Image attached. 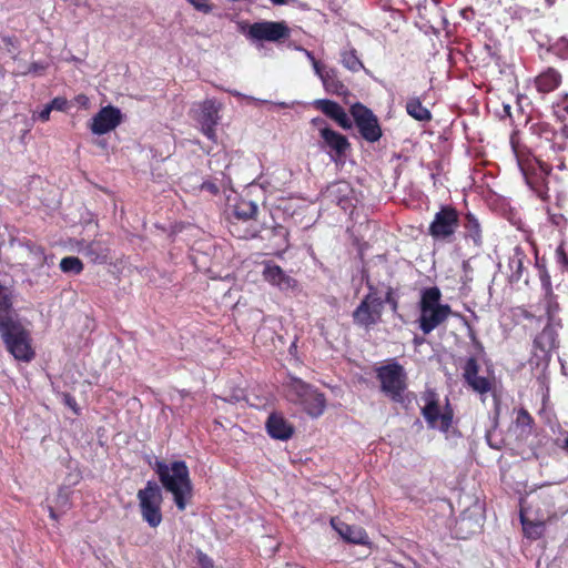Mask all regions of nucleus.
<instances>
[{
    "instance_id": "1",
    "label": "nucleus",
    "mask_w": 568,
    "mask_h": 568,
    "mask_svg": "<svg viewBox=\"0 0 568 568\" xmlns=\"http://www.w3.org/2000/svg\"><path fill=\"white\" fill-rule=\"evenodd\" d=\"M163 488L171 493L179 510H184L193 495L190 470L184 460H175L170 465L156 460L153 466Z\"/></svg>"
},
{
    "instance_id": "2",
    "label": "nucleus",
    "mask_w": 568,
    "mask_h": 568,
    "mask_svg": "<svg viewBox=\"0 0 568 568\" xmlns=\"http://www.w3.org/2000/svg\"><path fill=\"white\" fill-rule=\"evenodd\" d=\"M510 144L527 184L539 197L544 199L548 194V176L552 170L551 165L535 156L515 135L510 138Z\"/></svg>"
},
{
    "instance_id": "3",
    "label": "nucleus",
    "mask_w": 568,
    "mask_h": 568,
    "mask_svg": "<svg viewBox=\"0 0 568 568\" xmlns=\"http://www.w3.org/2000/svg\"><path fill=\"white\" fill-rule=\"evenodd\" d=\"M418 310V327L425 335L443 325L453 313L449 304L442 303V292L437 286L425 287L420 291Z\"/></svg>"
},
{
    "instance_id": "4",
    "label": "nucleus",
    "mask_w": 568,
    "mask_h": 568,
    "mask_svg": "<svg viewBox=\"0 0 568 568\" xmlns=\"http://www.w3.org/2000/svg\"><path fill=\"white\" fill-rule=\"evenodd\" d=\"M0 336L7 351L21 362H31L36 353L29 331L11 315H0Z\"/></svg>"
},
{
    "instance_id": "5",
    "label": "nucleus",
    "mask_w": 568,
    "mask_h": 568,
    "mask_svg": "<svg viewBox=\"0 0 568 568\" xmlns=\"http://www.w3.org/2000/svg\"><path fill=\"white\" fill-rule=\"evenodd\" d=\"M556 516L555 503L549 496H537L529 504L520 506V523L526 537L538 539L542 536L545 525Z\"/></svg>"
},
{
    "instance_id": "6",
    "label": "nucleus",
    "mask_w": 568,
    "mask_h": 568,
    "mask_svg": "<svg viewBox=\"0 0 568 568\" xmlns=\"http://www.w3.org/2000/svg\"><path fill=\"white\" fill-rule=\"evenodd\" d=\"M257 205L248 200L240 199L234 205L230 217V232L237 239H254L263 231L256 223Z\"/></svg>"
},
{
    "instance_id": "7",
    "label": "nucleus",
    "mask_w": 568,
    "mask_h": 568,
    "mask_svg": "<svg viewBox=\"0 0 568 568\" xmlns=\"http://www.w3.org/2000/svg\"><path fill=\"white\" fill-rule=\"evenodd\" d=\"M376 378L379 382L381 392L394 403L404 402V393L408 386L407 373L403 365L396 359L375 369Z\"/></svg>"
},
{
    "instance_id": "8",
    "label": "nucleus",
    "mask_w": 568,
    "mask_h": 568,
    "mask_svg": "<svg viewBox=\"0 0 568 568\" xmlns=\"http://www.w3.org/2000/svg\"><path fill=\"white\" fill-rule=\"evenodd\" d=\"M288 399L301 406L302 409L311 417H320L326 408V397L311 384L300 378L292 379L288 385Z\"/></svg>"
},
{
    "instance_id": "9",
    "label": "nucleus",
    "mask_w": 568,
    "mask_h": 568,
    "mask_svg": "<svg viewBox=\"0 0 568 568\" xmlns=\"http://www.w3.org/2000/svg\"><path fill=\"white\" fill-rule=\"evenodd\" d=\"M366 286L368 292L353 311L352 317L355 325L369 329L382 322L384 302L372 282L367 281Z\"/></svg>"
},
{
    "instance_id": "10",
    "label": "nucleus",
    "mask_w": 568,
    "mask_h": 568,
    "mask_svg": "<svg viewBox=\"0 0 568 568\" xmlns=\"http://www.w3.org/2000/svg\"><path fill=\"white\" fill-rule=\"evenodd\" d=\"M460 213L450 205H442L435 213L433 221L428 226V235L434 241L452 243L456 239V232L460 227Z\"/></svg>"
},
{
    "instance_id": "11",
    "label": "nucleus",
    "mask_w": 568,
    "mask_h": 568,
    "mask_svg": "<svg viewBox=\"0 0 568 568\" xmlns=\"http://www.w3.org/2000/svg\"><path fill=\"white\" fill-rule=\"evenodd\" d=\"M140 513L145 523L156 528L163 520L161 505L163 501L162 490L155 481H148L143 489L138 491Z\"/></svg>"
},
{
    "instance_id": "12",
    "label": "nucleus",
    "mask_w": 568,
    "mask_h": 568,
    "mask_svg": "<svg viewBox=\"0 0 568 568\" xmlns=\"http://www.w3.org/2000/svg\"><path fill=\"white\" fill-rule=\"evenodd\" d=\"M423 399L425 405L422 407V415L429 428H437L447 433L453 424L454 410L447 402L443 412H440L438 396L435 390H427Z\"/></svg>"
},
{
    "instance_id": "13",
    "label": "nucleus",
    "mask_w": 568,
    "mask_h": 568,
    "mask_svg": "<svg viewBox=\"0 0 568 568\" xmlns=\"http://www.w3.org/2000/svg\"><path fill=\"white\" fill-rule=\"evenodd\" d=\"M11 246L19 253V265L27 272H34L42 268L47 263L45 250L30 239H13Z\"/></svg>"
},
{
    "instance_id": "14",
    "label": "nucleus",
    "mask_w": 568,
    "mask_h": 568,
    "mask_svg": "<svg viewBox=\"0 0 568 568\" xmlns=\"http://www.w3.org/2000/svg\"><path fill=\"white\" fill-rule=\"evenodd\" d=\"M351 114L361 136L369 142L375 143L381 140L383 135L377 116L373 111L362 103H355L351 108Z\"/></svg>"
},
{
    "instance_id": "15",
    "label": "nucleus",
    "mask_w": 568,
    "mask_h": 568,
    "mask_svg": "<svg viewBox=\"0 0 568 568\" xmlns=\"http://www.w3.org/2000/svg\"><path fill=\"white\" fill-rule=\"evenodd\" d=\"M529 132L536 149L561 151L565 131L558 133L549 123L539 121L530 124Z\"/></svg>"
},
{
    "instance_id": "16",
    "label": "nucleus",
    "mask_w": 568,
    "mask_h": 568,
    "mask_svg": "<svg viewBox=\"0 0 568 568\" xmlns=\"http://www.w3.org/2000/svg\"><path fill=\"white\" fill-rule=\"evenodd\" d=\"M246 36L252 40L278 42L290 37V28L284 21L254 22L248 27Z\"/></svg>"
},
{
    "instance_id": "17",
    "label": "nucleus",
    "mask_w": 568,
    "mask_h": 568,
    "mask_svg": "<svg viewBox=\"0 0 568 568\" xmlns=\"http://www.w3.org/2000/svg\"><path fill=\"white\" fill-rule=\"evenodd\" d=\"M480 366L476 357L466 359L463 366V378L465 384L481 397L494 389V378L479 375Z\"/></svg>"
},
{
    "instance_id": "18",
    "label": "nucleus",
    "mask_w": 568,
    "mask_h": 568,
    "mask_svg": "<svg viewBox=\"0 0 568 568\" xmlns=\"http://www.w3.org/2000/svg\"><path fill=\"white\" fill-rule=\"evenodd\" d=\"M122 122L120 109L113 105H106L99 110L92 118L90 130L93 134L102 135L114 130Z\"/></svg>"
},
{
    "instance_id": "19",
    "label": "nucleus",
    "mask_w": 568,
    "mask_h": 568,
    "mask_svg": "<svg viewBox=\"0 0 568 568\" xmlns=\"http://www.w3.org/2000/svg\"><path fill=\"white\" fill-rule=\"evenodd\" d=\"M320 135L323 140V148L329 150V155L335 161L344 159L351 150L348 139L328 126L321 128Z\"/></svg>"
},
{
    "instance_id": "20",
    "label": "nucleus",
    "mask_w": 568,
    "mask_h": 568,
    "mask_svg": "<svg viewBox=\"0 0 568 568\" xmlns=\"http://www.w3.org/2000/svg\"><path fill=\"white\" fill-rule=\"evenodd\" d=\"M262 275L264 281L282 291L294 288L297 285L295 278L287 275L281 266L271 261L264 262Z\"/></svg>"
},
{
    "instance_id": "21",
    "label": "nucleus",
    "mask_w": 568,
    "mask_h": 568,
    "mask_svg": "<svg viewBox=\"0 0 568 568\" xmlns=\"http://www.w3.org/2000/svg\"><path fill=\"white\" fill-rule=\"evenodd\" d=\"M265 428L268 436L277 440H288L294 435V426L282 413L273 412L268 415Z\"/></svg>"
},
{
    "instance_id": "22",
    "label": "nucleus",
    "mask_w": 568,
    "mask_h": 568,
    "mask_svg": "<svg viewBox=\"0 0 568 568\" xmlns=\"http://www.w3.org/2000/svg\"><path fill=\"white\" fill-rule=\"evenodd\" d=\"M78 251L94 264H104L110 256V248L102 240L81 241Z\"/></svg>"
},
{
    "instance_id": "23",
    "label": "nucleus",
    "mask_w": 568,
    "mask_h": 568,
    "mask_svg": "<svg viewBox=\"0 0 568 568\" xmlns=\"http://www.w3.org/2000/svg\"><path fill=\"white\" fill-rule=\"evenodd\" d=\"M460 226L463 227V239L466 242L470 241L474 246L480 247L484 243V236L483 226L478 217L474 213L467 212L460 214Z\"/></svg>"
},
{
    "instance_id": "24",
    "label": "nucleus",
    "mask_w": 568,
    "mask_h": 568,
    "mask_svg": "<svg viewBox=\"0 0 568 568\" xmlns=\"http://www.w3.org/2000/svg\"><path fill=\"white\" fill-rule=\"evenodd\" d=\"M561 83V74L555 68H547L535 78V87L539 93L555 91Z\"/></svg>"
},
{
    "instance_id": "25",
    "label": "nucleus",
    "mask_w": 568,
    "mask_h": 568,
    "mask_svg": "<svg viewBox=\"0 0 568 568\" xmlns=\"http://www.w3.org/2000/svg\"><path fill=\"white\" fill-rule=\"evenodd\" d=\"M558 346V333L550 324H547L534 339V347L544 354H549Z\"/></svg>"
},
{
    "instance_id": "26",
    "label": "nucleus",
    "mask_w": 568,
    "mask_h": 568,
    "mask_svg": "<svg viewBox=\"0 0 568 568\" xmlns=\"http://www.w3.org/2000/svg\"><path fill=\"white\" fill-rule=\"evenodd\" d=\"M327 196L332 199L333 202H336L343 210H347L352 203L349 194L352 193V189L346 182H336L327 187Z\"/></svg>"
},
{
    "instance_id": "27",
    "label": "nucleus",
    "mask_w": 568,
    "mask_h": 568,
    "mask_svg": "<svg viewBox=\"0 0 568 568\" xmlns=\"http://www.w3.org/2000/svg\"><path fill=\"white\" fill-rule=\"evenodd\" d=\"M321 80L324 89L329 94L341 97L348 93L347 87L339 80L338 72L334 68L327 69L323 74H321Z\"/></svg>"
},
{
    "instance_id": "28",
    "label": "nucleus",
    "mask_w": 568,
    "mask_h": 568,
    "mask_svg": "<svg viewBox=\"0 0 568 568\" xmlns=\"http://www.w3.org/2000/svg\"><path fill=\"white\" fill-rule=\"evenodd\" d=\"M527 258L524 250L520 246H516L514 248L513 255L509 257L508 266L510 270V281L518 282L520 281L525 266L524 263Z\"/></svg>"
},
{
    "instance_id": "29",
    "label": "nucleus",
    "mask_w": 568,
    "mask_h": 568,
    "mask_svg": "<svg viewBox=\"0 0 568 568\" xmlns=\"http://www.w3.org/2000/svg\"><path fill=\"white\" fill-rule=\"evenodd\" d=\"M406 112L413 119L420 122H429L432 120V112L422 104V101L417 97H412L406 102Z\"/></svg>"
},
{
    "instance_id": "30",
    "label": "nucleus",
    "mask_w": 568,
    "mask_h": 568,
    "mask_svg": "<svg viewBox=\"0 0 568 568\" xmlns=\"http://www.w3.org/2000/svg\"><path fill=\"white\" fill-rule=\"evenodd\" d=\"M338 532L344 540H346L351 544H355V545L368 544V535L361 527L344 524L343 527L338 530Z\"/></svg>"
},
{
    "instance_id": "31",
    "label": "nucleus",
    "mask_w": 568,
    "mask_h": 568,
    "mask_svg": "<svg viewBox=\"0 0 568 568\" xmlns=\"http://www.w3.org/2000/svg\"><path fill=\"white\" fill-rule=\"evenodd\" d=\"M341 63L344 68L354 73L364 69V63L359 59L357 50L353 47L341 52Z\"/></svg>"
},
{
    "instance_id": "32",
    "label": "nucleus",
    "mask_w": 568,
    "mask_h": 568,
    "mask_svg": "<svg viewBox=\"0 0 568 568\" xmlns=\"http://www.w3.org/2000/svg\"><path fill=\"white\" fill-rule=\"evenodd\" d=\"M314 106L332 120H334L342 110H344L337 102L327 99L316 100L314 102Z\"/></svg>"
},
{
    "instance_id": "33",
    "label": "nucleus",
    "mask_w": 568,
    "mask_h": 568,
    "mask_svg": "<svg viewBox=\"0 0 568 568\" xmlns=\"http://www.w3.org/2000/svg\"><path fill=\"white\" fill-rule=\"evenodd\" d=\"M60 268L63 273L80 274L84 266L79 257L65 256L60 261Z\"/></svg>"
},
{
    "instance_id": "34",
    "label": "nucleus",
    "mask_w": 568,
    "mask_h": 568,
    "mask_svg": "<svg viewBox=\"0 0 568 568\" xmlns=\"http://www.w3.org/2000/svg\"><path fill=\"white\" fill-rule=\"evenodd\" d=\"M12 308V294L9 287L0 283V315H9Z\"/></svg>"
},
{
    "instance_id": "35",
    "label": "nucleus",
    "mask_w": 568,
    "mask_h": 568,
    "mask_svg": "<svg viewBox=\"0 0 568 568\" xmlns=\"http://www.w3.org/2000/svg\"><path fill=\"white\" fill-rule=\"evenodd\" d=\"M536 265L539 270V280H540L542 291L546 296H550L552 298V284H551L550 274L547 271L545 265L539 264L538 262Z\"/></svg>"
},
{
    "instance_id": "36",
    "label": "nucleus",
    "mask_w": 568,
    "mask_h": 568,
    "mask_svg": "<svg viewBox=\"0 0 568 568\" xmlns=\"http://www.w3.org/2000/svg\"><path fill=\"white\" fill-rule=\"evenodd\" d=\"M549 52H552L561 59H568V39L560 38L548 48Z\"/></svg>"
},
{
    "instance_id": "37",
    "label": "nucleus",
    "mask_w": 568,
    "mask_h": 568,
    "mask_svg": "<svg viewBox=\"0 0 568 568\" xmlns=\"http://www.w3.org/2000/svg\"><path fill=\"white\" fill-rule=\"evenodd\" d=\"M515 422L518 427H523V428L524 427L531 428L535 423L530 413L524 407H521L517 410V416H516Z\"/></svg>"
},
{
    "instance_id": "38",
    "label": "nucleus",
    "mask_w": 568,
    "mask_h": 568,
    "mask_svg": "<svg viewBox=\"0 0 568 568\" xmlns=\"http://www.w3.org/2000/svg\"><path fill=\"white\" fill-rule=\"evenodd\" d=\"M384 305L388 304L393 313H397L399 308L398 296L392 286H387L385 292V298L383 300Z\"/></svg>"
},
{
    "instance_id": "39",
    "label": "nucleus",
    "mask_w": 568,
    "mask_h": 568,
    "mask_svg": "<svg viewBox=\"0 0 568 568\" xmlns=\"http://www.w3.org/2000/svg\"><path fill=\"white\" fill-rule=\"evenodd\" d=\"M189 4H191L196 11L202 12L204 14H209L213 11V3L211 0H185Z\"/></svg>"
},
{
    "instance_id": "40",
    "label": "nucleus",
    "mask_w": 568,
    "mask_h": 568,
    "mask_svg": "<svg viewBox=\"0 0 568 568\" xmlns=\"http://www.w3.org/2000/svg\"><path fill=\"white\" fill-rule=\"evenodd\" d=\"M561 156H560V164L558 165L559 169L567 168L568 164V125L565 129V139L562 141L561 146Z\"/></svg>"
},
{
    "instance_id": "41",
    "label": "nucleus",
    "mask_w": 568,
    "mask_h": 568,
    "mask_svg": "<svg viewBox=\"0 0 568 568\" xmlns=\"http://www.w3.org/2000/svg\"><path fill=\"white\" fill-rule=\"evenodd\" d=\"M200 191L201 192H207L209 194L215 196V195H217L220 193V187L215 183V181L206 180V181L201 183Z\"/></svg>"
},
{
    "instance_id": "42",
    "label": "nucleus",
    "mask_w": 568,
    "mask_h": 568,
    "mask_svg": "<svg viewBox=\"0 0 568 568\" xmlns=\"http://www.w3.org/2000/svg\"><path fill=\"white\" fill-rule=\"evenodd\" d=\"M557 296L552 293V298L550 296H546L545 295V300H546V312H547V315H548V318L551 320L552 316H554V313L558 311L559 308V305L556 301Z\"/></svg>"
},
{
    "instance_id": "43",
    "label": "nucleus",
    "mask_w": 568,
    "mask_h": 568,
    "mask_svg": "<svg viewBox=\"0 0 568 568\" xmlns=\"http://www.w3.org/2000/svg\"><path fill=\"white\" fill-rule=\"evenodd\" d=\"M196 558H197V565L200 568H214V562H213L212 558L209 557L203 551L199 550L196 552Z\"/></svg>"
},
{
    "instance_id": "44",
    "label": "nucleus",
    "mask_w": 568,
    "mask_h": 568,
    "mask_svg": "<svg viewBox=\"0 0 568 568\" xmlns=\"http://www.w3.org/2000/svg\"><path fill=\"white\" fill-rule=\"evenodd\" d=\"M556 258H557V263L561 266L562 271H567L568 270V256L561 245L558 246L556 250Z\"/></svg>"
},
{
    "instance_id": "45",
    "label": "nucleus",
    "mask_w": 568,
    "mask_h": 568,
    "mask_svg": "<svg viewBox=\"0 0 568 568\" xmlns=\"http://www.w3.org/2000/svg\"><path fill=\"white\" fill-rule=\"evenodd\" d=\"M334 121L344 130H348L352 128V122L347 116L345 110H342V112L334 119Z\"/></svg>"
},
{
    "instance_id": "46",
    "label": "nucleus",
    "mask_w": 568,
    "mask_h": 568,
    "mask_svg": "<svg viewBox=\"0 0 568 568\" xmlns=\"http://www.w3.org/2000/svg\"><path fill=\"white\" fill-rule=\"evenodd\" d=\"M215 126H216V124H214L213 121H211L210 123H202L203 134L212 141H215V138H216Z\"/></svg>"
},
{
    "instance_id": "47",
    "label": "nucleus",
    "mask_w": 568,
    "mask_h": 568,
    "mask_svg": "<svg viewBox=\"0 0 568 568\" xmlns=\"http://www.w3.org/2000/svg\"><path fill=\"white\" fill-rule=\"evenodd\" d=\"M51 110H58V111H64L67 105H68V101L65 98H54L50 103H49Z\"/></svg>"
},
{
    "instance_id": "48",
    "label": "nucleus",
    "mask_w": 568,
    "mask_h": 568,
    "mask_svg": "<svg viewBox=\"0 0 568 568\" xmlns=\"http://www.w3.org/2000/svg\"><path fill=\"white\" fill-rule=\"evenodd\" d=\"M211 121H213L214 124H217V111L213 110L212 106L210 109H205L203 111V121H202V123H210Z\"/></svg>"
},
{
    "instance_id": "49",
    "label": "nucleus",
    "mask_w": 568,
    "mask_h": 568,
    "mask_svg": "<svg viewBox=\"0 0 568 568\" xmlns=\"http://www.w3.org/2000/svg\"><path fill=\"white\" fill-rule=\"evenodd\" d=\"M519 312H520V316H523L524 318L526 320H529V321H537L538 323L540 322V317H536L532 313H530L529 311H527L526 308H519Z\"/></svg>"
},
{
    "instance_id": "50",
    "label": "nucleus",
    "mask_w": 568,
    "mask_h": 568,
    "mask_svg": "<svg viewBox=\"0 0 568 568\" xmlns=\"http://www.w3.org/2000/svg\"><path fill=\"white\" fill-rule=\"evenodd\" d=\"M51 111L52 110H51L50 105L49 104L45 105V108L39 113V119L42 122L49 121Z\"/></svg>"
},
{
    "instance_id": "51",
    "label": "nucleus",
    "mask_w": 568,
    "mask_h": 568,
    "mask_svg": "<svg viewBox=\"0 0 568 568\" xmlns=\"http://www.w3.org/2000/svg\"><path fill=\"white\" fill-rule=\"evenodd\" d=\"M469 338L471 339V342L474 343V345L479 348V349H483V345L481 343L479 342V339L477 338V335L475 333V331L469 327V334H468Z\"/></svg>"
},
{
    "instance_id": "52",
    "label": "nucleus",
    "mask_w": 568,
    "mask_h": 568,
    "mask_svg": "<svg viewBox=\"0 0 568 568\" xmlns=\"http://www.w3.org/2000/svg\"><path fill=\"white\" fill-rule=\"evenodd\" d=\"M64 402L75 413L78 412V409H77V402H75L74 397H72L70 394H64Z\"/></svg>"
},
{
    "instance_id": "53",
    "label": "nucleus",
    "mask_w": 568,
    "mask_h": 568,
    "mask_svg": "<svg viewBox=\"0 0 568 568\" xmlns=\"http://www.w3.org/2000/svg\"><path fill=\"white\" fill-rule=\"evenodd\" d=\"M312 64L316 74L321 78V74H323L326 70L322 69L320 61L316 60L315 57H312Z\"/></svg>"
},
{
    "instance_id": "54",
    "label": "nucleus",
    "mask_w": 568,
    "mask_h": 568,
    "mask_svg": "<svg viewBox=\"0 0 568 568\" xmlns=\"http://www.w3.org/2000/svg\"><path fill=\"white\" fill-rule=\"evenodd\" d=\"M43 69H44V67L34 62L30 65L29 71L33 72V73H38L40 70H43Z\"/></svg>"
},
{
    "instance_id": "55",
    "label": "nucleus",
    "mask_w": 568,
    "mask_h": 568,
    "mask_svg": "<svg viewBox=\"0 0 568 568\" xmlns=\"http://www.w3.org/2000/svg\"><path fill=\"white\" fill-rule=\"evenodd\" d=\"M47 509H48V511H49V516H50V518H51V519H53V520H58L59 515L55 513V510L53 509V507H52V506H47Z\"/></svg>"
},
{
    "instance_id": "56",
    "label": "nucleus",
    "mask_w": 568,
    "mask_h": 568,
    "mask_svg": "<svg viewBox=\"0 0 568 568\" xmlns=\"http://www.w3.org/2000/svg\"><path fill=\"white\" fill-rule=\"evenodd\" d=\"M324 123H325V121H324L322 118H315V119H313V120H312V124H313L314 126H317V128H318V130H320L321 128H323L322 125H323Z\"/></svg>"
},
{
    "instance_id": "57",
    "label": "nucleus",
    "mask_w": 568,
    "mask_h": 568,
    "mask_svg": "<svg viewBox=\"0 0 568 568\" xmlns=\"http://www.w3.org/2000/svg\"><path fill=\"white\" fill-rule=\"evenodd\" d=\"M275 6H283L290 2L291 0H270Z\"/></svg>"
},
{
    "instance_id": "58",
    "label": "nucleus",
    "mask_w": 568,
    "mask_h": 568,
    "mask_svg": "<svg viewBox=\"0 0 568 568\" xmlns=\"http://www.w3.org/2000/svg\"><path fill=\"white\" fill-rule=\"evenodd\" d=\"M462 266H463V270H464L465 272H466V271H468V270L470 268V264H469V262H468V261H464Z\"/></svg>"
},
{
    "instance_id": "59",
    "label": "nucleus",
    "mask_w": 568,
    "mask_h": 568,
    "mask_svg": "<svg viewBox=\"0 0 568 568\" xmlns=\"http://www.w3.org/2000/svg\"><path fill=\"white\" fill-rule=\"evenodd\" d=\"M306 54H307L308 59L312 61V57H314L313 53L310 51H306Z\"/></svg>"
},
{
    "instance_id": "60",
    "label": "nucleus",
    "mask_w": 568,
    "mask_h": 568,
    "mask_svg": "<svg viewBox=\"0 0 568 568\" xmlns=\"http://www.w3.org/2000/svg\"><path fill=\"white\" fill-rule=\"evenodd\" d=\"M395 568H406V567H404L403 565L396 564Z\"/></svg>"
}]
</instances>
